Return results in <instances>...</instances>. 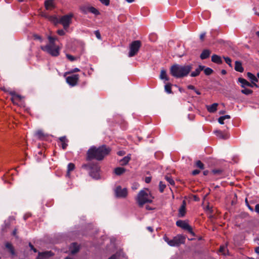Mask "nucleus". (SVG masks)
<instances>
[{"mask_svg": "<svg viewBox=\"0 0 259 259\" xmlns=\"http://www.w3.org/2000/svg\"><path fill=\"white\" fill-rule=\"evenodd\" d=\"M193 66L192 64L185 65L175 64L170 68V73L175 78H183L188 75L193 69Z\"/></svg>", "mask_w": 259, "mask_h": 259, "instance_id": "nucleus-2", "label": "nucleus"}, {"mask_svg": "<svg viewBox=\"0 0 259 259\" xmlns=\"http://www.w3.org/2000/svg\"><path fill=\"white\" fill-rule=\"evenodd\" d=\"M48 19L51 22H53L55 25L59 23V19L55 15L50 16L48 17Z\"/></svg>", "mask_w": 259, "mask_h": 259, "instance_id": "nucleus-29", "label": "nucleus"}, {"mask_svg": "<svg viewBox=\"0 0 259 259\" xmlns=\"http://www.w3.org/2000/svg\"><path fill=\"white\" fill-rule=\"evenodd\" d=\"M117 154L119 156H122L124 154V152L122 151H120L117 152Z\"/></svg>", "mask_w": 259, "mask_h": 259, "instance_id": "nucleus-59", "label": "nucleus"}, {"mask_svg": "<svg viewBox=\"0 0 259 259\" xmlns=\"http://www.w3.org/2000/svg\"><path fill=\"white\" fill-rule=\"evenodd\" d=\"M125 171V168L123 167H118L115 168L114 172L116 175H121L123 173H124Z\"/></svg>", "mask_w": 259, "mask_h": 259, "instance_id": "nucleus-30", "label": "nucleus"}, {"mask_svg": "<svg viewBox=\"0 0 259 259\" xmlns=\"http://www.w3.org/2000/svg\"><path fill=\"white\" fill-rule=\"evenodd\" d=\"M205 68L204 66L203 65H199L198 67L196 68L194 71H192L191 74L190 76L191 77H196L199 75L200 72L202 71L204 68Z\"/></svg>", "mask_w": 259, "mask_h": 259, "instance_id": "nucleus-15", "label": "nucleus"}, {"mask_svg": "<svg viewBox=\"0 0 259 259\" xmlns=\"http://www.w3.org/2000/svg\"><path fill=\"white\" fill-rule=\"evenodd\" d=\"M32 37L34 38V39H35V40H38L40 42H42V38L41 36H40L38 34H33V35H32Z\"/></svg>", "mask_w": 259, "mask_h": 259, "instance_id": "nucleus-40", "label": "nucleus"}, {"mask_svg": "<svg viewBox=\"0 0 259 259\" xmlns=\"http://www.w3.org/2000/svg\"><path fill=\"white\" fill-rule=\"evenodd\" d=\"M10 94L12 95V101L13 103H15L16 101H20L22 99V97L18 94H16L15 92H11Z\"/></svg>", "mask_w": 259, "mask_h": 259, "instance_id": "nucleus-25", "label": "nucleus"}, {"mask_svg": "<svg viewBox=\"0 0 259 259\" xmlns=\"http://www.w3.org/2000/svg\"><path fill=\"white\" fill-rule=\"evenodd\" d=\"M59 140L61 142V146L63 149L65 150L68 146L67 143L68 140L66 136H63L59 138Z\"/></svg>", "mask_w": 259, "mask_h": 259, "instance_id": "nucleus-21", "label": "nucleus"}, {"mask_svg": "<svg viewBox=\"0 0 259 259\" xmlns=\"http://www.w3.org/2000/svg\"><path fill=\"white\" fill-rule=\"evenodd\" d=\"M194 196V200L195 201H198L199 200V198L198 197V195H193Z\"/></svg>", "mask_w": 259, "mask_h": 259, "instance_id": "nucleus-62", "label": "nucleus"}, {"mask_svg": "<svg viewBox=\"0 0 259 259\" xmlns=\"http://www.w3.org/2000/svg\"><path fill=\"white\" fill-rule=\"evenodd\" d=\"M218 103H213L211 105L206 106V108L208 112L210 113H214L217 110Z\"/></svg>", "mask_w": 259, "mask_h": 259, "instance_id": "nucleus-23", "label": "nucleus"}, {"mask_svg": "<svg viewBox=\"0 0 259 259\" xmlns=\"http://www.w3.org/2000/svg\"><path fill=\"white\" fill-rule=\"evenodd\" d=\"M255 251L256 253H257V254H259V246L258 247H257L255 249Z\"/></svg>", "mask_w": 259, "mask_h": 259, "instance_id": "nucleus-64", "label": "nucleus"}, {"mask_svg": "<svg viewBox=\"0 0 259 259\" xmlns=\"http://www.w3.org/2000/svg\"><path fill=\"white\" fill-rule=\"evenodd\" d=\"M165 91L168 94L172 93L171 91V84L170 83H167L164 86Z\"/></svg>", "mask_w": 259, "mask_h": 259, "instance_id": "nucleus-33", "label": "nucleus"}, {"mask_svg": "<svg viewBox=\"0 0 259 259\" xmlns=\"http://www.w3.org/2000/svg\"><path fill=\"white\" fill-rule=\"evenodd\" d=\"M73 17V14L72 13L65 15L60 18L59 23H60L63 25L64 29H67L71 23L72 18Z\"/></svg>", "mask_w": 259, "mask_h": 259, "instance_id": "nucleus-8", "label": "nucleus"}, {"mask_svg": "<svg viewBox=\"0 0 259 259\" xmlns=\"http://www.w3.org/2000/svg\"><path fill=\"white\" fill-rule=\"evenodd\" d=\"M203 70H204V73L206 75H209L213 72V70L209 67L204 68Z\"/></svg>", "mask_w": 259, "mask_h": 259, "instance_id": "nucleus-37", "label": "nucleus"}, {"mask_svg": "<svg viewBox=\"0 0 259 259\" xmlns=\"http://www.w3.org/2000/svg\"><path fill=\"white\" fill-rule=\"evenodd\" d=\"M131 159V155H128L125 157H124L120 161V164L121 165H126L129 161Z\"/></svg>", "mask_w": 259, "mask_h": 259, "instance_id": "nucleus-27", "label": "nucleus"}, {"mask_svg": "<svg viewBox=\"0 0 259 259\" xmlns=\"http://www.w3.org/2000/svg\"><path fill=\"white\" fill-rule=\"evenodd\" d=\"M186 201L185 200H184L179 209L178 215L179 217H183L185 216L186 213Z\"/></svg>", "mask_w": 259, "mask_h": 259, "instance_id": "nucleus-12", "label": "nucleus"}, {"mask_svg": "<svg viewBox=\"0 0 259 259\" xmlns=\"http://www.w3.org/2000/svg\"><path fill=\"white\" fill-rule=\"evenodd\" d=\"M165 179L171 185H175V181L173 180V179L171 178V176L169 175H166L165 176Z\"/></svg>", "mask_w": 259, "mask_h": 259, "instance_id": "nucleus-34", "label": "nucleus"}, {"mask_svg": "<svg viewBox=\"0 0 259 259\" xmlns=\"http://www.w3.org/2000/svg\"><path fill=\"white\" fill-rule=\"evenodd\" d=\"M211 61L218 64L222 63V60L221 57L217 55H213L212 56Z\"/></svg>", "mask_w": 259, "mask_h": 259, "instance_id": "nucleus-24", "label": "nucleus"}, {"mask_svg": "<svg viewBox=\"0 0 259 259\" xmlns=\"http://www.w3.org/2000/svg\"><path fill=\"white\" fill-rule=\"evenodd\" d=\"M224 58L226 63L227 64H228L230 67H232L231 59L229 57H224Z\"/></svg>", "mask_w": 259, "mask_h": 259, "instance_id": "nucleus-45", "label": "nucleus"}, {"mask_svg": "<svg viewBox=\"0 0 259 259\" xmlns=\"http://www.w3.org/2000/svg\"><path fill=\"white\" fill-rule=\"evenodd\" d=\"M247 76L253 85L256 88H258V85L256 84V82L258 81V78L251 72H247Z\"/></svg>", "mask_w": 259, "mask_h": 259, "instance_id": "nucleus-13", "label": "nucleus"}, {"mask_svg": "<svg viewBox=\"0 0 259 259\" xmlns=\"http://www.w3.org/2000/svg\"><path fill=\"white\" fill-rule=\"evenodd\" d=\"M40 49L56 57L59 55V48L55 45H46L41 46Z\"/></svg>", "mask_w": 259, "mask_h": 259, "instance_id": "nucleus-6", "label": "nucleus"}, {"mask_svg": "<svg viewBox=\"0 0 259 259\" xmlns=\"http://www.w3.org/2000/svg\"><path fill=\"white\" fill-rule=\"evenodd\" d=\"M6 247L9 250V251L11 252L12 254H14L15 252L14 248L10 243H7L6 244Z\"/></svg>", "mask_w": 259, "mask_h": 259, "instance_id": "nucleus-32", "label": "nucleus"}, {"mask_svg": "<svg viewBox=\"0 0 259 259\" xmlns=\"http://www.w3.org/2000/svg\"><path fill=\"white\" fill-rule=\"evenodd\" d=\"M255 211L259 214V204H257L255 206Z\"/></svg>", "mask_w": 259, "mask_h": 259, "instance_id": "nucleus-56", "label": "nucleus"}, {"mask_svg": "<svg viewBox=\"0 0 259 259\" xmlns=\"http://www.w3.org/2000/svg\"><path fill=\"white\" fill-rule=\"evenodd\" d=\"M147 229L149 232H153V229L152 228V227H150V226L147 227Z\"/></svg>", "mask_w": 259, "mask_h": 259, "instance_id": "nucleus-60", "label": "nucleus"}, {"mask_svg": "<svg viewBox=\"0 0 259 259\" xmlns=\"http://www.w3.org/2000/svg\"><path fill=\"white\" fill-rule=\"evenodd\" d=\"M238 80L241 83V87L242 88H244L245 85L249 87H254L253 84L251 82H249L243 78H239Z\"/></svg>", "mask_w": 259, "mask_h": 259, "instance_id": "nucleus-19", "label": "nucleus"}, {"mask_svg": "<svg viewBox=\"0 0 259 259\" xmlns=\"http://www.w3.org/2000/svg\"><path fill=\"white\" fill-rule=\"evenodd\" d=\"M200 171L198 169H195L193 170L192 172V175L194 176L197 175L200 173Z\"/></svg>", "mask_w": 259, "mask_h": 259, "instance_id": "nucleus-54", "label": "nucleus"}, {"mask_svg": "<svg viewBox=\"0 0 259 259\" xmlns=\"http://www.w3.org/2000/svg\"><path fill=\"white\" fill-rule=\"evenodd\" d=\"M184 13L182 11H179L177 13V16L178 17L182 18L183 16Z\"/></svg>", "mask_w": 259, "mask_h": 259, "instance_id": "nucleus-51", "label": "nucleus"}, {"mask_svg": "<svg viewBox=\"0 0 259 259\" xmlns=\"http://www.w3.org/2000/svg\"><path fill=\"white\" fill-rule=\"evenodd\" d=\"M29 246L30 247L31 249L34 252H36L37 251V249L35 248H34L33 245L31 243H29Z\"/></svg>", "mask_w": 259, "mask_h": 259, "instance_id": "nucleus-50", "label": "nucleus"}, {"mask_svg": "<svg viewBox=\"0 0 259 259\" xmlns=\"http://www.w3.org/2000/svg\"><path fill=\"white\" fill-rule=\"evenodd\" d=\"M151 181V177H146L145 179V182L146 183H149Z\"/></svg>", "mask_w": 259, "mask_h": 259, "instance_id": "nucleus-53", "label": "nucleus"}, {"mask_svg": "<svg viewBox=\"0 0 259 259\" xmlns=\"http://www.w3.org/2000/svg\"><path fill=\"white\" fill-rule=\"evenodd\" d=\"M196 166L201 169L204 168V164L200 160H198L196 162Z\"/></svg>", "mask_w": 259, "mask_h": 259, "instance_id": "nucleus-41", "label": "nucleus"}, {"mask_svg": "<svg viewBox=\"0 0 259 259\" xmlns=\"http://www.w3.org/2000/svg\"><path fill=\"white\" fill-rule=\"evenodd\" d=\"M79 10L83 14H87L90 12L96 16L100 15V13L98 10L90 5H81L79 7Z\"/></svg>", "mask_w": 259, "mask_h": 259, "instance_id": "nucleus-7", "label": "nucleus"}, {"mask_svg": "<svg viewBox=\"0 0 259 259\" xmlns=\"http://www.w3.org/2000/svg\"><path fill=\"white\" fill-rule=\"evenodd\" d=\"M57 33L59 35L63 36L65 35V32L63 29H59L57 30Z\"/></svg>", "mask_w": 259, "mask_h": 259, "instance_id": "nucleus-49", "label": "nucleus"}, {"mask_svg": "<svg viewBox=\"0 0 259 259\" xmlns=\"http://www.w3.org/2000/svg\"><path fill=\"white\" fill-rule=\"evenodd\" d=\"M115 194H127L128 191L126 188H122L120 186H118L114 190Z\"/></svg>", "mask_w": 259, "mask_h": 259, "instance_id": "nucleus-14", "label": "nucleus"}, {"mask_svg": "<svg viewBox=\"0 0 259 259\" xmlns=\"http://www.w3.org/2000/svg\"><path fill=\"white\" fill-rule=\"evenodd\" d=\"M102 4L108 6L110 4V0H99Z\"/></svg>", "mask_w": 259, "mask_h": 259, "instance_id": "nucleus-46", "label": "nucleus"}, {"mask_svg": "<svg viewBox=\"0 0 259 259\" xmlns=\"http://www.w3.org/2000/svg\"><path fill=\"white\" fill-rule=\"evenodd\" d=\"M74 168H75V165H74V164L73 163H69L68 164V166H67V176H69L70 172L72 171V170H73Z\"/></svg>", "mask_w": 259, "mask_h": 259, "instance_id": "nucleus-31", "label": "nucleus"}, {"mask_svg": "<svg viewBox=\"0 0 259 259\" xmlns=\"http://www.w3.org/2000/svg\"><path fill=\"white\" fill-rule=\"evenodd\" d=\"M35 135L36 137L40 140H44L47 137V135L45 134L41 130L36 131Z\"/></svg>", "mask_w": 259, "mask_h": 259, "instance_id": "nucleus-22", "label": "nucleus"}, {"mask_svg": "<svg viewBox=\"0 0 259 259\" xmlns=\"http://www.w3.org/2000/svg\"><path fill=\"white\" fill-rule=\"evenodd\" d=\"M138 186H139V185L138 184L135 183L133 185L132 188L133 190L137 189L138 188Z\"/></svg>", "mask_w": 259, "mask_h": 259, "instance_id": "nucleus-57", "label": "nucleus"}, {"mask_svg": "<svg viewBox=\"0 0 259 259\" xmlns=\"http://www.w3.org/2000/svg\"><path fill=\"white\" fill-rule=\"evenodd\" d=\"M148 195H138L136 198V200L140 207H142L144 204L147 203H151L152 202V199L154 197H152L151 199L147 198L146 196Z\"/></svg>", "mask_w": 259, "mask_h": 259, "instance_id": "nucleus-10", "label": "nucleus"}, {"mask_svg": "<svg viewBox=\"0 0 259 259\" xmlns=\"http://www.w3.org/2000/svg\"><path fill=\"white\" fill-rule=\"evenodd\" d=\"M79 80L78 74H73L66 77V80L67 83L72 87H74L77 84Z\"/></svg>", "mask_w": 259, "mask_h": 259, "instance_id": "nucleus-11", "label": "nucleus"}, {"mask_svg": "<svg viewBox=\"0 0 259 259\" xmlns=\"http://www.w3.org/2000/svg\"><path fill=\"white\" fill-rule=\"evenodd\" d=\"M166 185L163 183L162 181H160L159 182V191L160 193H162L163 192L164 189L165 188Z\"/></svg>", "mask_w": 259, "mask_h": 259, "instance_id": "nucleus-38", "label": "nucleus"}, {"mask_svg": "<svg viewBox=\"0 0 259 259\" xmlns=\"http://www.w3.org/2000/svg\"><path fill=\"white\" fill-rule=\"evenodd\" d=\"M205 34H206V33L205 32H203L202 33H201L200 35V39L201 41H203L204 40V38L205 37Z\"/></svg>", "mask_w": 259, "mask_h": 259, "instance_id": "nucleus-55", "label": "nucleus"}, {"mask_svg": "<svg viewBox=\"0 0 259 259\" xmlns=\"http://www.w3.org/2000/svg\"><path fill=\"white\" fill-rule=\"evenodd\" d=\"M223 171L221 169H213L211 172L214 175H220L222 174Z\"/></svg>", "mask_w": 259, "mask_h": 259, "instance_id": "nucleus-39", "label": "nucleus"}, {"mask_svg": "<svg viewBox=\"0 0 259 259\" xmlns=\"http://www.w3.org/2000/svg\"><path fill=\"white\" fill-rule=\"evenodd\" d=\"M79 250V247L77 243H72L70 246L71 253L72 254H74L78 252Z\"/></svg>", "mask_w": 259, "mask_h": 259, "instance_id": "nucleus-17", "label": "nucleus"}, {"mask_svg": "<svg viewBox=\"0 0 259 259\" xmlns=\"http://www.w3.org/2000/svg\"><path fill=\"white\" fill-rule=\"evenodd\" d=\"M244 88V89L243 90H241V93L242 94H244L246 95H248L251 94L252 93L253 91L252 90L247 89V88H245V87Z\"/></svg>", "mask_w": 259, "mask_h": 259, "instance_id": "nucleus-36", "label": "nucleus"}, {"mask_svg": "<svg viewBox=\"0 0 259 259\" xmlns=\"http://www.w3.org/2000/svg\"><path fill=\"white\" fill-rule=\"evenodd\" d=\"M142 45L141 42L140 40H134L130 45V51L128 52V56L132 57L136 56Z\"/></svg>", "mask_w": 259, "mask_h": 259, "instance_id": "nucleus-5", "label": "nucleus"}, {"mask_svg": "<svg viewBox=\"0 0 259 259\" xmlns=\"http://www.w3.org/2000/svg\"><path fill=\"white\" fill-rule=\"evenodd\" d=\"M160 78L161 79H164L165 80H168L169 78L167 76L166 71L165 69H162L161 70L160 74Z\"/></svg>", "mask_w": 259, "mask_h": 259, "instance_id": "nucleus-28", "label": "nucleus"}, {"mask_svg": "<svg viewBox=\"0 0 259 259\" xmlns=\"http://www.w3.org/2000/svg\"><path fill=\"white\" fill-rule=\"evenodd\" d=\"M210 53H211V52L209 50H208V49L204 50L202 51V52L201 53V54H200V58L202 60L206 59L209 57Z\"/></svg>", "mask_w": 259, "mask_h": 259, "instance_id": "nucleus-20", "label": "nucleus"}, {"mask_svg": "<svg viewBox=\"0 0 259 259\" xmlns=\"http://www.w3.org/2000/svg\"><path fill=\"white\" fill-rule=\"evenodd\" d=\"M176 225L178 227L187 231L193 236H195V234L193 231L192 227L185 221L181 220H178L176 222Z\"/></svg>", "mask_w": 259, "mask_h": 259, "instance_id": "nucleus-9", "label": "nucleus"}, {"mask_svg": "<svg viewBox=\"0 0 259 259\" xmlns=\"http://www.w3.org/2000/svg\"><path fill=\"white\" fill-rule=\"evenodd\" d=\"M45 5L47 10H51L54 8L53 0H46L45 2Z\"/></svg>", "mask_w": 259, "mask_h": 259, "instance_id": "nucleus-26", "label": "nucleus"}, {"mask_svg": "<svg viewBox=\"0 0 259 259\" xmlns=\"http://www.w3.org/2000/svg\"><path fill=\"white\" fill-rule=\"evenodd\" d=\"M234 69L236 71L239 72H243L244 71V68L242 67V63L239 61H235Z\"/></svg>", "mask_w": 259, "mask_h": 259, "instance_id": "nucleus-18", "label": "nucleus"}, {"mask_svg": "<svg viewBox=\"0 0 259 259\" xmlns=\"http://www.w3.org/2000/svg\"><path fill=\"white\" fill-rule=\"evenodd\" d=\"M225 120L224 119V118L222 117V116H221L218 119V122L221 124H223L224 123V121Z\"/></svg>", "mask_w": 259, "mask_h": 259, "instance_id": "nucleus-52", "label": "nucleus"}, {"mask_svg": "<svg viewBox=\"0 0 259 259\" xmlns=\"http://www.w3.org/2000/svg\"><path fill=\"white\" fill-rule=\"evenodd\" d=\"M95 34L98 39H101V35L99 30H96L95 31Z\"/></svg>", "mask_w": 259, "mask_h": 259, "instance_id": "nucleus-48", "label": "nucleus"}, {"mask_svg": "<svg viewBox=\"0 0 259 259\" xmlns=\"http://www.w3.org/2000/svg\"><path fill=\"white\" fill-rule=\"evenodd\" d=\"M213 133L218 138L220 139L226 140L229 138V136L227 134H224L220 130L215 131Z\"/></svg>", "mask_w": 259, "mask_h": 259, "instance_id": "nucleus-16", "label": "nucleus"}, {"mask_svg": "<svg viewBox=\"0 0 259 259\" xmlns=\"http://www.w3.org/2000/svg\"><path fill=\"white\" fill-rule=\"evenodd\" d=\"M48 39L50 42V44L48 45H55V40H56V38L50 36L48 37Z\"/></svg>", "mask_w": 259, "mask_h": 259, "instance_id": "nucleus-42", "label": "nucleus"}, {"mask_svg": "<svg viewBox=\"0 0 259 259\" xmlns=\"http://www.w3.org/2000/svg\"><path fill=\"white\" fill-rule=\"evenodd\" d=\"M222 117L224 118V120H225L226 119H230V116L229 115H226L223 116Z\"/></svg>", "mask_w": 259, "mask_h": 259, "instance_id": "nucleus-61", "label": "nucleus"}, {"mask_svg": "<svg viewBox=\"0 0 259 259\" xmlns=\"http://www.w3.org/2000/svg\"><path fill=\"white\" fill-rule=\"evenodd\" d=\"M111 150V148L105 145H103L99 147L92 146L87 151L86 159L88 161H90L95 159L97 160L101 161L109 154Z\"/></svg>", "mask_w": 259, "mask_h": 259, "instance_id": "nucleus-1", "label": "nucleus"}, {"mask_svg": "<svg viewBox=\"0 0 259 259\" xmlns=\"http://www.w3.org/2000/svg\"><path fill=\"white\" fill-rule=\"evenodd\" d=\"M66 56L67 58L70 61H74L77 59V58L70 55V54H66Z\"/></svg>", "mask_w": 259, "mask_h": 259, "instance_id": "nucleus-43", "label": "nucleus"}, {"mask_svg": "<svg viewBox=\"0 0 259 259\" xmlns=\"http://www.w3.org/2000/svg\"><path fill=\"white\" fill-rule=\"evenodd\" d=\"M138 194H147V193L144 190H142L139 192Z\"/></svg>", "mask_w": 259, "mask_h": 259, "instance_id": "nucleus-63", "label": "nucleus"}, {"mask_svg": "<svg viewBox=\"0 0 259 259\" xmlns=\"http://www.w3.org/2000/svg\"><path fill=\"white\" fill-rule=\"evenodd\" d=\"M119 256V254L118 252H116L115 254L111 255L109 259H117V258Z\"/></svg>", "mask_w": 259, "mask_h": 259, "instance_id": "nucleus-47", "label": "nucleus"}, {"mask_svg": "<svg viewBox=\"0 0 259 259\" xmlns=\"http://www.w3.org/2000/svg\"><path fill=\"white\" fill-rule=\"evenodd\" d=\"M81 167L89 171L90 176L93 179H100V167L98 162H89L88 163L82 164Z\"/></svg>", "mask_w": 259, "mask_h": 259, "instance_id": "nucleus-3", "label": "nucleus"}, {"mask_svg": "<svg viewBox=\"0 0 259 259\" xmlns=\"http://www.w3.org/2000/svg\"><path fill=\"white\" fill-rule=\"evenodd\" d=\"M79 71H80V69L79 68H73V69H71L69 71L66 72V74H71V73H73L79 72Z\"/></svg>", "mask_w": 259, "mask_h": 259, "instance_id": "nucleus-44", "label": "nucleus"}, {"mask_svg": "<svg viewBox=\"0 0 259 259\" xmlns=\"http://www.w3.org/2000/svg\"><path fill=\"white\" fill-rule=\"evenodd\" d=\"M188 89H190V90H195V88L194 86L192 85H189L188 87H187Z\"/></svg>", "mask_w": 259, "mask_h": 259, "instance_id": "nucleus-58", "label": "nucleus"}, {"mask_svg": "<svg viewBox=\"0 0 259 259\" xmlns=\"http://www.w3.org/2000/svg\"><path fill=\"white\" fill-rule=\"evenodd\" d=\"M49 253V252H39L38 256L36 259H44Z\"/></svg>", "mask_w": 259, "mask_h": 259, "instance_id": "nucleus-35", "label": "nucleus"}, {"mask_svg": "<svg viewBox=\"0 0 259 259\" xmlns=\"http://www.w3.org/2000/svg\"><path fill=\"white\" fill-rule=\"evenodd\" d=\"M163 239L170 246H179L185 242V237L180 234L176 236L171 240L165 235Z\"/></svg>", "mask_w": 259, "mask_h": 259, "instance_id": "nucleus-4", "label": "nucleus"}]
</instances>
